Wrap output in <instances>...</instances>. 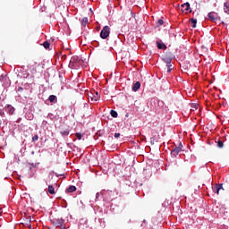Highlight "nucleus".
<instances>
[{"mask_svg": "<svg viewBox=\"0 0 229 229\" xmlns=\"http://www.w3.org/2000/svg\"><path fill=\"white\" fill-rule=\"evenodd\" d=\"M88 98L91 103H96V101H99L101 96L99 95V92L93 90L88 94Z\"/></svg>", "mask_w": 229, "mask_h": 229, "instance_id": "1", "label": "nucleus"}, {"mask_svg": "<svg viewBox=\"0 0 229 229\" xmlns=\"http://www.w3.org/2000/svg\"><path fill=\"white\" fill-rule=\"evenodd\" d=\"M110 37V27L106 25L103 27L102 30L100 31V38L103 39L108 38Z\"/></svg>", "mask_w": 229, "mask_h": 229, "instance_id": "2", "label": "nucleus"}, {"mask_svg": "<svg viewBox=\"0 0 229 229\" xmlns=\"http://www.w3.org/2000/svg\"><path fill=\"white\" fill-rule=\"evenodd\" d=\"M51 223L54 225V226L61 228V226H64V220L63 218H53Z\"/></svg>", "mask_w": 229, "mask_h": 229, "instance_id": "3", "label": "nucleus"}, {"mask_svg": "<svg viewBox=\"0 0 229 229\" xmlns=\"http://www.w3.org/2000/svg\"><path fill=\"white\" fill-rule=\"evenodd\" d=\"M183 146L182 145V143L179 144L178 147H175L172 151H171V155L172 157H178V154L180 153V151H182V148Z\"/></svg>", "mask_w": 229, "mask_h": 229, "instance_id": "4", "label": "nucleus"}, {"mask_svg": "<svg viewBox=\"0 0 229 229\" xmlns=\"http://www.w3.org/2000/svg\"><path fill=\"white\" fill-rule=\"evenodd\" d=\"M163 61L165 64H166V65H171V62H173V56L170 55H165L163 56Z\"/></svg>", "mask_w": 229, "mask_h": 229, "instance_id": "5", "label": "nucleus"}, {"mask_svg": "<svg viewBox=\"0 0 229 229\" xmlns=\"http://www.w3.org/2000/svg\"><path fill=\"white\" fill-rule=\"evenodd\" d=\"M208 17L209 21H211L212 22H216V21H217V13H208Z\"/></svg>", "mask_w": 229, "mask_h": 229, "instance_id": "6", "label": "nucleus"}, {"mask_svg": "<svg viewBox=\"0 0 229 229\" xmlns=\"http://www.w3.org/2000/svg\"><path fill=\"white\" fill-rule=\"evenodd\" d=\"M214 192H216V194H219V191H225V189H223V184H216L214 188H213Z\"/></svg>", "mask_w": 229, "mask_h": 229, "instance_id": "7", "label": "nucleus"}, {"mask_svg": "<svg viewBox=\"0 0 229 229\" xmlns=\"http://www.w3.org/2000/svg\"><path fill=\"white\" fill-rule=\"evenodd\" d=\"M182 8L183 12H189V10H191V4L184 3L183 4H182Z\"/></svg>", "mask_w": 229, "mask_h": 229, "instance_id": "8", "label": "nucleus"}, {"mask_svg": "<svg viewBox=\"0 0 229 229\" xmlns=\"http://www.w3.org/2000/svg\"><path fill=\"white\" fill-rule=\"evenodd\" d=\"M5 112H8V114L12 115L13 114V112H15V108L12 106H7V107H5Z\"/></svg>", "mask_w": 229, "mask_h": 229, "instance_id": "9", "label": "nucleus"}, {"mask_svg": "<svg viewBox=\"0 0 229 229\" xmlns=\"http://www.w3.org/2000/svg\"><path fill=\"white\" fill-rule=\"evenodd\" d=\"M156 44L159 49H167V46L162 42L157 41Z\"/></svg>", "mask_w": 229, "mask_h": 229, "instance_id": "10", "label": "nucleus"}, {"mask_svg": "<svg viewBox=\"0 0 229 229\" xmlns=\"http://www.w3.org/2000/svg\"><path fill=\"white\" fill-rule=\"evenodd\" d=\"M48 101H50V103H57L58 98L55 95H50L48 98Z\"/></svg>", "mask_w": 229, "mask_h": 229, "instance_id": "11", "label": "nucleus"}, {"mask_svg": "<svg viewBox=\"0 0 229 229\" xmlns=\"http://www.w3.org/2000/svg\"><path fill=\"white\" fill-rule=\"evenodd\" d=\"M139 89H140V82L137 81L136 83L133 84L132 90L133 92H137Z\"/></svg>", "mask_w": 229, "mask_h": 229, "instance_id": "12", "label": "nucleus"}, {"mask_svg": "<svg viewBox=\"0 0 229 229\" xmlns=\"http://www.w3.org/2000/svg\"><path fill=\"white\" fill-rule=\"evenodd\" d=\"M75 191H76V186L71 185L70 187L67 188L66 192L71 193V192H75Z\"/></svg>", "mask_w": 229, "mask_h": 229, "instance_id": "13", "label": "nucleus"}, {"mask_svg": "<svg viewBox=\"0 0 229 229\" xmlns=\"http://www.w3.org/2000/svg\"><path fill=\"white\" fill-rule=\"evenodd\" d=\"M35 65H40L38 63H37V62H33V64H32V71H31V72H32V74H36V72H37V68H35Z\"/></svg>", "mask_w": 229, "mask_h": 229, "instance_id": "14", "label": "nucleus"}, {"mask_svg": "<svg viewBox=\"0 0 229 229\" xmlns=\"http://www.w3.org/2000/svg\"><path fill=\"white\" fill-rule=\"evenodd\" d=\"M89 22V18L84 17L81 20V25L85 28V26H87V23Z\"/></svg>", "mask_w": 229, "mask_h": 229, "instance_id": "15", "label": "nucleus"}, {"mask_svg": "<svg viewBox=\"0 0 229 229\" xmlns=\"http://www.w3.org/2000/svg\"><path fill=\"white\" fill-rule=\"evenodd\" d=\"M190 21H191V23L192 24L191 28H196V24L198 23V20H196L194 18H191Z\"/></svg>", "mask_w": 229, "mask_h": 229, "instance_id": "16", "label": "nucleus"}, {"mask_svg": "<svg viewBox=\"0 0 229 229\" xmlns=\"http://www.w3.org/2000/svg\"><path fill=\"white\" fill-rule=\"evenodd\" d=\"M47 191L49 194H55V187H53V185H49Z\"/></svg>", "mask_w": 229, "mask_h": 229, "instance_id": "17", "label": "nucleus"}, {"mask_svg": "<svg viewBox=\"0 0 229 229\" xmlns=\"http://www.w3.org/2000/svg\"><path fill=\"white\" fill-rule=\"evenodd\" d=\"M110 114L112 117H114V119L117 118V116L119 115L115 110H111L110 111Z\"/></svg>", "mask_w": 229, "mask_h": 229, "instance_id": "18", "label": "nucleus"}, {"mask_svg": "<svg viewBox=\"0 0 229 229\" xmlns=\"http://www.w3.org/2000/svg\"><path fill=\"white\" fill-rule=\"evenodd\" d=\"M50 46H51V44L49 43V41H45L43 43V47H45V49H49Z\"/></svg>", "mask_w": 229, "mask_h": 229, "instance_id": "19", "label": "nucleus"}, {"mask_svg": "<svg viewBox=\"0 0 229 229\" xmlns=\"http://www.w3.org/2000/svg\"><path fill=\"white\" fill-rule=\"evenodd\" d=\"M61 135H64V136L69 135V130H66V131H61Z\"/></svg>", "mask_w": 229, "mask_h": 229, "instance_id": "20", "label": "nucleus"}, {"mask_svg": "<svg viewBox=\"0 0 229 229\" xmlns=\"http://www.w3.org/2000/svg\"><path fill=\"white\" fill-rule=\"evenodd\" d=\"M37 140H38V135L36 134L32 137V142H37Z\"/></svg>", "mask_w": 229, "mask_h": 229, "instance_id": "21", "label": "nucleus"}, {"mask_svg": "<svg viewBox=\"0 0 229 229\" xmlns=\"http://www.w3.org/2000/svg\"><path fill=\"white\" fill-rule=\"evenodd\" d=\"M75 135L79 140H81V138L83 137L81 133H76Z\"/></svg>", "mask_w": 229, "mask_h": 229, "instance_id": "22", "label": "nucleus"}, {"mask_svg": "<svg viewBox=\"0 0 229 229\" xmlns=\"http://www.w3.org/2000/svg\"><path fill=\"white\" fill-rule=\"evenodd\" d=\"M223 141L222 140H218L217 141V148H223Z\"/></svg>", "mask_w": 229, "mask_h": 229, "instance_id": "23", "label": "nucleus"}, {"mask_svg": "<svg viewBox=\"0 0 229 229\" xmlns=\"http://www.w3.org/2000/svg\"><path fill=\"white\" fill-rule=\"evenodd\" d=\"M157 24H158L159 26L164 25V20L159 19V20L157 21Z\"/></svg>", "mask_w": 229, "mask_h": 229, "instance_id": "24", "label": "nucleus"}, {"mask_svg": "<svg viewBox=\"0 0 229 229\" xmlns=\"http://www.w3.org/2000/svg\"><path fill=\"white\" fill-rule=\"evenodd\" d=\"M166 66L168 67L167 72H171V71H173V68H171V67H173V65H171V64H166Z\"/></svg>", "mask_w": 229, "mask_h": 229, "instance_id": "25", "label": "nucleus"}, {"mask_svg": "<svg viewBox=\"0 0 229 229\" xmlns=\"http://www.w3.org/2000/svg\"><path fill=\"white\" fill-rule=\"evenodd\" d=\"M120 137H121V133H119V132L114 133L115 139H119Z\"/></svg>", "mask_w": 229, "mask_h": 229, "instance_id": "26", "label": "nucleus"}, {"mask_svg": "<svg viewBox=\"0 0 229 229\" xmlns=\"http://www.w3.org/2000/svg\"><path fill=\"white\" fill-rule=\"evenodd\" d=\"M128 15H131V17H133V13L131 12H129Z\"/></svg>", "mask_w": 229, "mask_h": 229, "instance_id": "27", "label": "nucleus"}, {"mask_svg": "<svg viewBox=\"0 0 229 229\" xmlns=\"http://www.w3.org/2000/svg\"><path fill=\"white\" fill-rule=\"evenodd\" d=\"M0 115H4V112L0 111Z\"/></svg>", "mask_w": 229, "mask_h": 229, "instance_id": "28", "label": "nucleus"}, {"mask_svg": "<svg viewBox=\"0 0 229 229\" xmlns=\"http://www.w3.org/2000/svg\"><path fill=\"white\" fill-rule=\"evenodd\" d=\"M97 198H99V193H97Z\"/></svg>", "mask_w": 229, "mask_h": 229, "instance_id": "29", "label": "nucleus"}, {"mask_svg": "<svg viewBox=\"0 0 229 229\" xmlns=\"http://www.w3.org/2000/svg\"><path fill=\"white\" fill-rule=\"evenodd\" d=\"M97 198H99V193H97Z\"/></svg>", "mask_w": 229, "mask_h": 229, "instance_id": "30", "label": "nucleus"}, {"mask_svg": "<svg viewBox=\"0 0 229 229\" xmlns=\"http://www.w3.org/2000/svg\"><path fill=\"white\" fill-rule=\"evenodd\" d=\"M29 228H31V225H29Z\"/></svg>", "mask_w": 229, "mask_h": 229, "instance_id": "31", "label": "nucleus"}, {"mask_svg": "<svg viewBox=\"0 0 229 229\" xmlns=\"http://www.w3.org/2000/svg\"><path fill=\"white\" fill-rule=\"evenodd\" d=\"M20 90H22V88H20Z\"/></svg>", "mask_w": 229, "mask_h": 229, "instance_id": "32", "label": "nucleus"}, {"mask_svg": "<svg viewBox=\"0 0 229 229\" xmlns=\"http://www.w3.org/2000/svg\"><path fill=\"white\" fill-rule=\"evenodd\" d=\"M20 90H22V88H20Z\"/></svg>", "mask_w": 229, "mask_h": 229, "instance_id": "33", "label": "nucleus"}, {"mask_svg": "<svg viewBox=\"0 0 229 229\" xmlns=\"http://www.w3.org/2000/svg\"><path fill=\"white\" fill-rule=\"evenodd\" d=\"M27 76H30V73H28Z\"/></svg>", "mask_w": 229, "mask_h": 229, "instance_id": "34", "label": "nucleus"}, {"mask_svg": "<svg viewBox=\"0 0 229 229\" xmlns=\"http://www.w3.org/2000/svg\"><path fill=\"white\" fill-rule=\"evenodd\" d=\"M2 211H1V209H0V213H1Z\"/></svg>", "mask_w": 229, "mask_h": 229, "instance_id": "35", "label": "nucleus"}]
</instances>
